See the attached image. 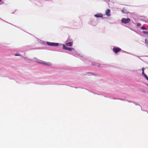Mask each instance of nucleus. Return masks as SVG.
I'll return each instance as SVG.
<instances>
[{"label": "nucleus", "instance_id": "nucleus-10", "mask_svg": "<svg viewBox=\"0 0 148 148\" xmlns=\"http://www.w3.org/2000/svg\"><path fill=\"white\" fill-rule=\"evenodd\" d=\"M143 32L144 34H148V32L145 31H143Z\"/></svg>", "mask_w": 148, "mask_h": 148}, {"label": "nucleus", "instance_id": "nucleus-1", "mask_svg": "<svg viewBox=\"0 0 148 148\" xmlns=\"http://www.w3.org/2000/svg\"><path fill=\"white\" fill-rule=\"evenodd\" d=\"M130 21V20L129 18H123L121 20V23L124 24L128 23Z\"/></svg>", "mask_w": 148, "mask_h": 148}, {"label": "nucleus", "instance_id": "nucleus-9", "mask_svg": "<svg viewBox=\"0 0 148 148\" xmlns=\"http://www.w3.org/2000/svg\"><path fill=\"white\" fill-rule=\"evenodd\" d=\"M73 42H69L66 43V45L68 46H72L73 45Z\"/></svg>", "mask_w": 148, "mask_h": 148}, {"label": "nucleus", "instance_id": "nucleus-7", "mask_svg": "<svg viewBox=\"0 0 148 148\" xmlns=\"http://www.w3.org/2000/svg\"><path fill=\"white\" fill-rule=\"evenodd\" d=\"M94 16L97 18L102 17L103 16L102 14L101 13H97V14L94 15Z\"/></svg>", "mask_w": 148, "mask_h": 148}, {"label": "nucleus", "instance_id": "nucleus-12", "mask_svg": "<svg viewBox=\"0 0 148 148\" xmlns=\"http://www.w3.org/2000/svg\"><path fill=\"white\" fill-rule=\"evenodd\" d=\"M141 28L143 29H146V28L143 27H141Z\"/></svg>", "mask_w": 148, "mask_h": 148}, {"label": "nucleus", "instance_id": "nucleus-4", "mask_svg": "<svg viewBox=\"0 0 148 148\" xmlns=\"http://www.w3.org/2000/svg\"><path fill=\"white\" fill-rule=\"evenodd\" d=\"M121 49L119 47H114L113 49V51L115 53L120 51Z\"/></svg>", "mask_w": 148, "mask_h": 148}, {"label": "nucleus", "instance_id": "nucleus-11", "mask_svg": "<svg viewBox=\"0 0 148 148\" xmlns=\"http://www.w3.org/2000/svg\"><path fill=\"white\" fill-rule=\"evenodd\" d=\"M121 12L123 13H125V12L124 11V10H123V9L122 10Z\"/></svg>", "mask_w": 148, "mask_h": 148}, {"label": "nucleus", "instance_id": "nucleus-5", "mask_svg": "<svg viewBox=\"0 0 148 148\" xmlns=\"http://www.w3.org/2000/svg\"><path fill=\"white\" fill-rule=\"evenodd\" d=\"M63 48L64 49L68 50L69 51H71L73 49V48H69L67 46H66L65 45H63Z\"/></svg>", "mask_w": 148, "mask_h": 148}, {"label": "nucleus", "instance_id": "nucleus-6", "mask_svg": "<svg viewBox=\"0 0 148 148\" xmlns=\"http://www.w3.org/2000/svg\"><path fill=\"white\" fill-rule=\"evenodd\" d=\"M110 10L109 9H108L106 10V14L108 16H110Z\"/></svg>", "mask_w": 148, "mask_h": 148}, {"label": "nucleus", "instance_id": "nucleus-2", "mask_svg": "<svg viewBox=\"0 0 148 148\" xmlns=\"http://www.w3.org/2000/svg\"><path fill=\"white\" fill-rule=\"evenodd\" d=\"M37 62L39 63L48 66H50L51 65V63L50 62H46L41 60H40L39 61H37Z\"/></svg>", "mask_w": 148, "mask_h": 148}, {"label": "nucleus", "instance_id": "nucleus-16", "mask_svg": "<svg viewBox=\"0 0 148 148\" xmlns=\"http://www.w3.org/2000/svg\"><path fill=\"white\" fill-rule=\"evenodd\" d=\"M1 0H0V2L1 1Z\"/></svg>", "mask_w": 148, "mask_h": 148}, {"label": "nucleus", "instance_id": "nucleus-13", "mask_svg": "<svg viewBox=\"0 0 148 148\" xmlns=\"http://www.w3.org/2000/svg\"><path fill=\"white\" fill-rule=\"evenodd\" d=\"M137 25L138 26H141V24L140 23H138L137 24Z\"/></svg>", "mask_w": 148, "mask_h": 148}, {"label": "nucleus", "instance_id": "nucleus-15", "mask_svg": "<svg viewBox=\"0 0 148 148\" xmlns=\"http://www.w3.org/2000/svg\"><path fill=\"white\" fill-rule=\"evenodd\" d=\"M147 85L148 86V84H147Z\"/></svg>", "mask_w": 148, "mask_h": 148}, {"label": "nucleus", "instance_id": "nucleus-8", "mask_svg": "<svg viewBox=\"0 0 148 148\" xmlns=\"http://www.w3.org/2000/svg\"><path fill=\"white\" fill-rule=\"evenodd\" d=\"M144 69L143 68H142V70H143V72H142V74L147 79L148 81V77H147V76L144 73Z\"/></svg>", "mask_w": 148, "mask_h": 148}, {"label": "nucleus", "instance_id": "nucleus-3", "mask_svg": "<svg viewBox=\"0 0 148 148\" xmlns=\"http://www.w3.org/2000/svg\"><path fill=\"white\" fill-rule=\"evenodd\" d=\"M47 43L48 45L50 46H58L59 45V43H57L47 42Z\"/></svg>", "mask_w": 148, "mask_h": 148}, {"label": "nucleus", "instance_id": "nucleus-14", "mask_svg": "<svg viewBox=\"0 0 148 148\" xmlns=\"http://www.w3.org/2000/svg\"><path fill=\"white\" fill-rule=\"evenodd\" d=\"M15 56H20V55L18 54H15Z\"/></svg>", "mask_w": 148, "mask_h": 148}]
</instances>
